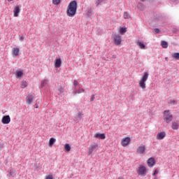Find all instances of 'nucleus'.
<instances>
[{
	"label": "nucleus",
	"mask_w": 179,
	"mask_h": 179,
	"mask_svg": "<svg viewBox=\"0 0 179 179\" xmlns=\"http://www.w3.org/2000/svg\"><path fill=\"white\" fill-rule=\"evenodd\" d=\"M78 9V3L76 1H71L68 5L66 10V15L69 17H73L76 15V10Z\"/></svg>",
	"instance_id": "1"
},
{
	"label": "nucleus",
	"mask_w": 179,
	"mask_h": 179,
	"mask_svg": "<svg viewBox=\"0 0 179 179\" xmlns=\"http://www.w3.org/2000/svg\"><path fill=\"white\" fill-rule=\"evenodd\" d=\"M148 78H149V73L144 72L143 77L138 83L140 87L143 90L146 89V80H148Z\"/></svg>",
	"instance_id": "2"
},
{
	"label": "nucleus",
	"mask_w": 179,
	"mask_h": 179,
	"mask_svg": "<svg viewBox=\"0 0 179 179\" xmlns=\"http://www.w3.org/2000/svg\"><path fill=\"white\" fill-rule=\"evenodd\" d=\"M164 121L166 124H170L171 121H173V115L170 113V110H165L164 112Z\"/></svg>",
	"instance_id": "3"
},
{
	"label": "nucleus",
	"mask_w": 179,
	"mask_h": 179,
	"mask_svg": "<svg viewBox=\"0 0 179 179\" xmlns=\"http://www.w3.org/2000/svg\"><path fill=\"white\" fill-rule=\"evenodd\" d=\"M138 176H146V173H148V171L146 169V167L143 165H141L138 168Z\"/></svg>",
	"instance_id": "4"
},
{
	"label": "nucleus",
	"mask_w": 179,
	"mask_h": 179,
	"mask_svg": "<svg viewBox=\"0 0 179 179\" xmlns=\"http://www.w3.org/2000/svg\"><path fill=\"white\" fill-rule=\"evenodd\" d=\"M113 41L115 45H121V42L122 41L121 39V36H120L118 34H115Z\"/></svg>",
	"instance_id": "5"
},
{
	"label": "nucleus",
	"mask_w": 179,
	"mask_h": 179,
	"mask_svg": "<svg viewBox=\"0 0 179 179\" xmlns=\"http://www.w3.org/2000/svg\"><path fill=\"white\" fill-rule=\"evenodd\" d=\"M130 143H131V138L129 137H126L122 139L121 145L122 146L125 148V146H128Z\"/></svg>",
	"instance_id": "6"
},
{
	"label": "nucleus",
	"mask_w": 179,
	"mask_h": 179,
	"mask_svg": "<svg viewBox=\"0 0 179 179\" xmlns=\"http://www.w3.org/2000/svg\"><path fill=\"white\" fill-rule=\"evenodd\" d=\"M34 99V95H31V94H29L27 97H26V103L28 105H30L33 103V100Z\"/></svg>",
	"instance_id": "7"
},
{
	"label": "nucleus",
	"mask_w": 179,
	"mask_h": 179,
	"mask_svg": "<svg viewBox=\"0 0 179 179\" xmlns=\"http://www.w3.org/2000/svg\"><path fill=\"white\" fill-rule=\"evenodd\" d=\"M19 13H20V7L19 6H16L13 10L14 17H17V16H19Z\"/></svg>",
	"instance_id": "8"
},
{
	"label": "nucleus",
	"mask_w": 179,
	"mask_h": 179,
	"mask_svg": "<svg viewBox=\"0 0 179 179\" xmlns=\"http://www.w3.org/2000/svg\"><path fill=\"white\" fill-rule=\"evenodd\" d=\"M164 138H166V132L164 131L158 133L156 136V139H157V141L164 139Z\"/></svg>",
	"instance_id": "9"
},
{
	"label": "nucleus",
	"mask_w": 179,
	"mask_h": 179,
	"mask_svg": "<svg viewBox=\"0 0 179 179\" xmlns=\"http://www.w3.org/2000/svg\"><path fill=\"white\" fill-rule=\"evenodd\" d=\"M2 124H9L10 122V117L9 115H6L2 117Z\"/></svg>",
	"instance_id": "10"
},
{
	"label": "nucleus",
	"mask_w": 179,
	"mask_h": 179,
	"mask_svg": "<svg viewBox=\"0 0 179 179\" xmlns=\"http://www.w3.org/2000/svg\"><path fill=\"white\" fill-rule=\"evenodd\" d=\"M99 147V145H97L96 143H94L92 145H91L89 148L88 150V152L90 153H93V152L94 151L95 149H97V148Z\"/></svg>",
	"instance_id": "11"
},
{
	"label": "nucleus",
	"mask_w": 179,
	"mask_h": 179,
	"mask_svg": "<svg viewBox=\"0 0 179 179\" xmlns=\"http://www.w3.org/2000/svg\"><path fill=\"white\" fill-rule=\"evenodd\" d=\"M147 163L149 167H153V165L156 164V161L155 160V158L150 157L148 159Z\"/></svg>",
	"instance_id": "12"
},
{
	"label": "nucleus",
	"mask_w": 179,
	"mask_h": 179,
	"mask_svg": "<svg viewBox=\"0 0 179 179\" xmlns=\"http://www.w3.org/2000/svg\"><path fill=\"white\" fill-rule=\"evenodd\" d=\"M145 150H146V147L145 145L139 146L137 149V153H140V155H143L145 153Z\"/></svg>",
	"instance_id": "13"
},
{
	"label": "nucleus",
	"mask_w": 179,
	"mask_h": 179,
	"mask_svg": "<svg viewBox=\"0 0 179 179\" xmlns=\"http://www.w3.org/2000/svg\"><path fill=\"white\" fill-rule=\"evenodd\" d=\"M94 138H96V139H104L106 138V134H100V133H96L94 135Z\"/></svg>",
	"instance_id": "14"
},
{
	"label": "nucleus",
	"mask_w": 179,
	"mask_h": 179,
	"mask_svg": "<svg viewBox=\"0 0 179 179\" xmlns=\"http://www.w3.org/2000/svg\"><path fill=\"white\" fill-rule=\"evenodd\" d=\"M62 64L61 59H56L55 60V68H59Z\"/></svg>",
	"instance_id": "15"
},
{
	"label": "nucleus",
	"mask_w": 179,
	"mask_h": 179,
	"mask_svg": "<svg viewBox=\"0 0 179 179\" xmlns=\"http://www.w3.org/2000/svg\"><path fill=\"white\" fill-rule=\"evenodd\" d=\"M20 50L18 48H15L13 50V54L15 57H17L19 55Z\"/></svg>",
	"instance_id": "16"
},
{
	"label": "nucleus",
	"mask_w": 179,
	"mask_h": 179,
	"mask_svg": "<svg viewBox=\"0 0 179 179\" xmlns=\"http://www.w3.org/2000/svg\"><path fill=\"white\" fill-rule=\"evenodd\" d=\"M171 128H172V129H178V128H179L178 123H177L176 122H172Z\"/></svg>",
	"instance_id": "17"
},
{
	"label": "nucleus",
	"mask_w": 179,
	"mask_h": 179,
	"mask_svg": "<svg viewBox=\"0 0 179 179\" xmlns=\"http://www.w3.org/2000/svg\"><path fill=\"white\" fill-rule=\"evenodd\" d=\"M137 45L141 49V50H145V44L142 43L141 42L137 41L136 42Z\"/></svg>",
	"instance_id": "18"
},
{
	"label": "nucleus",
	"mask_w": 179,
	"mask_h": 179,
	"mask_svg": "<svg viewBox=\"0 0 179 179\" xmlns=\"http://www.w3.org/2000/svg\"><path fill=\"white\" fill-rule=\"evenodd\" d=\"M161 45H162V48H167V47H169V43H167V42L163 41L161 42Z\"/></svg>",
	"instance_id": "19"
},
{
	"label": "nucleus",
	"mask_w": 179,
	"mask_h": 179,
	"mask_svg": "<svg viewBox=\"0 0 179 179\" xmlns=\"http://www.w3.org/2000/svg\"><path fill=\"white\" fill-rule=\"evenodd\" d=\"M64 151L65 152H71V145H69V144L64 145Z\"/></svg>",
	"instance_id": "20"
},
{
	"label": "nucleus",
	"mask_w": 179,
	"mask_h": 179,
	"mask_svg": "<svg viewBox=\"0 0 179 179\" xmlns=\"http://www.w3.org/2000/svg\"><path fill=\"white\" fill-rule=\"evenodd\" d=\"M55 143V138H50L49 140V146H52Z\"/></svg>",
	"instance_id": "21"
},
{
	"label": "nucleus",
	"mask_w": 179,
	"mask_h": 179,
	"mask_svg": "<svg viewBox=\"0 0 179 179\" xmlns=\"http://www.w3.org/2000/svg\"><path fill=\"white\" fill-rule=\"evenodd\" d=\"M120 34L124 35V33H127V27H122L120 29Z\"/></svg>",
	"instance_id": "22"
},
{
	"label": "nucleus",
	"mask_w": 179,
	"mask_h": 179,
	"mask_svg": "<svg viewBox=\"0 0 179 179\" xmlns=\"http://www.w3.org/2000/svg\"><path fill=\"white\" fill-rule=\"evenodd\" d=\"M27 85H28V83L26 81H22V83H21V87L22 89L27 87Z\"/></svg>",
	"instance_id": "23"
},
{
	"label": "nucleus",
	"mask_w": 179,
	"mask_h": 179,
	"mask_svg": "<svg viewBox=\"0 0 179 179\" xmlns=\"http://www.w3.org/2000/svg\"><path fill=\"white\" fill-rule=\"evenodd\" d=\"M123 16L124 19H131V15L127 12H124Z\"/></svg>",
	"instance_id": "24"
},
{
	"label": "nucleus",
	"mask_w": 179,
	"mask_h": 179,
	"mask_svg": "<svg viewBox=\"0 0 179 179\" xmlns=\"http://www.w3.org/2000/svg\"><path fill=\"white\" fill-rule=\"evenodd\" d=\"M16 76L17 78H22V76H23V72L22 71H17L16 72Z\"/></svg>",
	"instance_id": "25"
},
{
	"label": "nucleus",
	"mask_w": 179,
	"mask_h": 179,
	"mask_svg": "<svg viewBox=\"0 0 179 179\" xmlns=\"http://www.w3.org/2000/svg\"><path fill=\"white\" fill-rule=\"evenodd\" d=\"M82 115H83L82 112H79L78 113V117H76V120H77V121H80V118H82Z\"/></svg>",
	"instance_id": "26"
},
{
	"label": "nucleus",
	"mask_w": 179,
	"mask_h": 179,
	"mask_svg": "<svg viewBox=\"0 0 179 179\" xmlns=\"http://www.w3.org/2000/svg\"><path fill=\"white\" fill-rule=\"evenodd\" d=\"M172 57L176 59H179V52L172 54Z\"/></svg>",
	"instance_id": "27"
},
{
	"label": "nucleus",
	"mask_w": 179,
	"mask_h": 179,
	"mask_svg": "<svg viewBox=\"0 0 179 179\" xmlns=\"http://www.w3.org/2000/svg\"><path fill=\"white\" fill-rule=\"evenodd\" d=\"M53 5H59L61 3V0H52Z\"/></svg>",
	"instance_id": "28"
},
{
	"label": "nucleus",
	"mask_w": 179,
	"mask_h": 179,
	"mask_svg": "<svg viewBox=\"0 0 179 179\" xmlns=\"http://www.w3.org/2000/svg\"><path fill=\"white\" fill-rule=\"evenodd\" d=\"M77 93L78 94H80V93H85V89L83 88H79L78 90H77Z\"/></svg>",
	"instance_id": "29"
},
{
	"label": "nucleus",
	"mask_w": 179,
	"mask_h": 179,
	"mask_svg": "<svg viewBox=\"0 0 179 179\" xmlns=\"http://www.w3.org/2000/svg\"><path fill=\"white\" fill-rule=\"evenodd\" d=\"M103 1H104V0H95L96 6H99V5H100V3H101V2H103Z\"/></svg>",
	"instance_id": "30"
},
{
	"label": "nucleus",
	"mask_w": 179,
	"mask_h": 179,
	"mask_svg": "<svg viewBox=\"0 0 179 179\" xmlns=\"http://www.w3.org/2000/svg\"><path fill=\"white\" fill-rule=\"evenodd\" d=\"M154 31L157 34H159L160 33V29H159L158 28H155L154 29Z\"/></svg>",
	"instance_id": "31"
},
{
	"label": "nucleus",
	"mask_w": 179,
	"mask_h": 179,
	"mask_svg": "<svg viewBox=\"0 0 179 179\" xmlns=\"http://www.w3.org/2000/svg\"><path fill=\"white\" fill-rule=\"evenodd\" d=\"M45 179H53L52 175L46 176Z\"/></svg>",
	"instance_id": "32"
},
{
	"label": "nucleus",
	"mask_w": 179,
	"mask_h": 179,
	"mask_svg": "<svg viewBox=\"0 0 179 179\" xmlns=\"http://www.w3.org/2000/svg\"><path fill=\"white\" fill-rule=\"evenodd\" d=\"M73 85H74V86H78V85H79V83L78 82V80H74Z\"/></svg>",
	"instance_id": "33"
},
{
	"label": "nucleus",
	"mask_w": 179,
	"mask_h": 179,
	"mask_svg": "<svg viewBox=\"0 0 179 179\" xmlns=\"http://www.w3.org/2000/svg\"><path fill=\"white\" fill-rule=\"evenodd\" d=\"M58 90L60 93H64V92H65V90L62 87L59 88Z\"/></svg>",
	"instance_id": "34"
},
{
	"label": "nucleus",
	"mask_w": 179,
	"mask_h": 179,
	"mask_svg": "<svg viewBox=\"0 0 179 179\" xmlns=\"http://www.w3.org/2000/svg\"><path fill=\"white\" fill-rule=\"evenodd\" d=\"M157 174H159V171L157 169H155V171H154L153 176H157Z\"/></svg>",
	"instance_id": "35"
},
{
	"label": "nucleus",
	"mask_w": 179,
	"mask_h": 179,
	"mask_svg": "<svg viewBox=\"0 0 179 179\" xmlns=\"http://www.w3.org/2000/svg\"><path fill=\"white\" fill-rule=\"evenodd\" d=\"M90 101H94V95H92Z\"/></svg>",
	"instance_id": "36"
},
{
	"label": "nucleus",
	"mask_w": 179,
	"mask_h": 179,
	"mask_svg": "<svg viewBox=\"0 0 179 179\" xmlns=\"http://www.w3.org/2000/svg\"><path fill=\"white\" fill-rule=\"evenodd\" d=\"M47 82V80H43L42 83H41V85L42 86H44V84Z\"/></svg>",
	"instance_id": "37"
},
{
	"label": "nucleus",
	"mask_w": 179,
	"mask_h": 179,
	"mask_svg": "<svg viewBox=\"0 0 179 179\" xmlns=\"http://www.w3.org/2000/svg\"><path fill=\"white\" fill-rule=\"evenodd\" d=\"M22 40H23V36H21V37L20 38V41H22Z\"/></svg>",
	"instance_id": "38"
},
{
	"label": "nucleus",
	"mask_w": 179,
	"mask_h": 179,
	"mask_svg": "<svg viewBox=\"0 0 179 179\" xmlns=\"http://www.w3.org/2000/svg\"><path fill=\"white\" fill-rule=\"evenodd\" d=\"M35 108H38V106H37V104H35Z\"/></svg>",
	"instance_id": "39"
},
{
	"label": "nucleus",
	"mask_w": 179,
	"mask_h": 179,
	"mask_svg": "<svg viewBox=\"0 0 179 179\" xmlns=\"http://www.w3.org/2000/svg\"><path fill=\"white\" fill-rule=\"evenodd\" d=\"M74 96H76V92H73Z\"/></svg>",
	"instance_id": "40"
},
{
	"label": "nucleus",
	"mask_w": 179,
	"mask_h": 179,
	"mask_svg": "<svg viewBox=\"0 0 179 179\" xmlns=\"http://www.w3.org/2000/svg\"><path fill=\"white\" fill-rule=\"evenodd\" d=\"M142 2H144L145 0H141Z\"/></svg>",
	"instance_id": "41"
},
{
	"label": "nucleus",
	"mask_w": 179,
	"mask_h": 179,
	"mask_svg": "<svg viewBox=\"0 0 179 179\" xmlns=\"http://www.w3.org/2000/svg\"><path fill=\"white\" fill-rule=\"evenodd\" d=\"M173 103H176V101H173Z\"/></svg>",
	"instance_id": "42"
},
{
	"label": "nucleus",
	"mask_w": 179,
	"mask_h": 179,
	"mask_svg": "<svg viewBox=\"0 0 179 179\" xmlns=\"http://www.w3.org/2000/svg\"><path fill=\"white\" fill-rule=\"evenodd\" d=\"M8 1H13V0H8Z\"/></svg>",
	"instance_id": "43"
}]
</instances>
